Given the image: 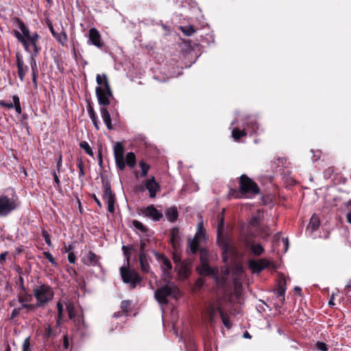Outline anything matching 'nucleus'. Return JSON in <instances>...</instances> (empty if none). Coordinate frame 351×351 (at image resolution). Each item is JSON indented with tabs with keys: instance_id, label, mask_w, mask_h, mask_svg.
I'll use <instances>...</instances> for the list:
<instances>
[{
	"instance_id": "64",
	"label": "nucleus",
	"mask_w": 351,
	"mask_h": 351,
	"mask_svg": "<svg viewBox=\"0 0 351 351\" xmlns=\"http://www.w3.org/2000/svg\"><path fill=\"white\" fill-rule=\"evenodd\" d=\"M346 219L348 222L351 224V210L346 214Z\"/></svg>"
},
{
	"instance_id": "15",
	"label": "nucleus",
	"mask_w": 351,
	"mask_h": 351,
	"mask_svg": "<svg viewBox=\"0 0 351 351\" xmlns=\"http://www.w3.org/2000/svg\"><path fill=\"white\" fill-rule=\"evenodd\" d=\"M99 259L100 257L98 256L95 253L89 251L83 256L82 261L83 263L87 266L101 267Z\"/></svg>"
},
{
	"instance_id": "54",
	"label": "nucleus",
	"mask_w": 351,
	"mask_h": 351,
	"mask_svg": "<svg viewBox=\"0 0 351 351\" xmlns=\"http://www.w3.org/2000/svg\"><path fill=\"white\" fill-rule=\"evenodd\" d=\"M69 317L70 319H73L75 316L74 308L71 305H69L66 306Z\"/></svg>"
},
{
	"instance_id": "10",
	"label": "nucleus",
	"mask_w": 351,
	"mask_h": 351,
	"mask_svg": "<svg viewBox=\"0 0 351 351\" xmlns=\"http://www.w3.org/2000/svg\"><path fill=\"white\" fill-rule=\"evenodd\" d=\"M103 189H104V195L103 199L108 204V210L110 213H114V203L116 201L115 195L113 193L111 190L110 184L107 182L102 180Z\"/></svg>"
},
{
	"instance_id": "44",
	"label": "nucleus",
	"mask_w": 351,
	"mask_h": 351,
	"mask_svg": "<svg viewBox=\"0 0 351 351\" xmlns=\"http://www.w3.org/2000/svg\"><path fill=\"white\" fill-rule=\"evenodd\" d=\"M16 59L17 69L18 68H21V67L26 66V65L24 64V62H23L22 56L19 53H16Z\"/></svg>"
},
{
	"instance_id": "12",
	"label": "nucleus",
	"mask_w": 351,
	"mask_h": 351,
	"mask_svg": "<svg viewBox=\"0 0 351 351\" xmlns=\"http://www.w3.org/2000/svg\"><path fill=\"white\" fill-rule=\"evenodd\" d=\"M114 156L117 168L120 170H123L125 167L124 160V147L121 143L117 142L114 145Z\"/></svg>"
},
{
	"instance_id": "33",
	"label": "nucleus",
	"mask_w": 351,
	"mask_h": 351,
	"mask_svg": "<svg viewBox=\"0 0 351 351\" xmlns=\"http://www.w3.org/2000/svg\"><path fill=\"white\" fill-rule=\"evenodd\" d=\"M180 29L184 35L188 36H192L195 32V28L191 25L180 27Z\"/></svg>"
},
{
	"instance_id": "17",
	"label": "nucleus",
	"mask_w": 351,
	"mask_h": 351,
	"mask_svg": "<svg viewBox=\"0 0 351 351\" xmlns=\"http://www.w3.org/2000/svg\"><path fill=\"white\" fill-rule=\"evenodd\" d=\"M158 261L161 263L162 268L164 270V275L167 277L169 276V271L172 269V265L169 259L165 257L163 254L154 252Z\"/></svg>"
},
{
	"instance_id": "41",
	"label": "nucleus",
	"mask_w": 351,
	"mask_h": 351,
	"mask_svg": "<svg viewBox=\"0 0 351 351\" xmlns=\"http://www.w3.org/2000/svg\"><path fill=\"white\" fill-rule=\"evenodd\" d=\"M28 71V66H23L21 68H18V76L21 82L24 80L25 73Z\"/></svg>"
},
{
	"instance_id": "30",
	"label": "nucleus",
	"mask_w": 351,
	"mask_h": 351,
	"mask_svg": "<svg viewBox=\"0 0 351 351\" xmlns=\"http://www.w3.org/2000/svg\"><path fill=\"white\" fill-rule=\"evenodd\" d=\"M247 132L245 130H240L239 128H234L232 132V136L235 140H239L241 137L246 136Z\"/></svg>"
},
{
	"instance_id": "11",
	"label": "nucleus",
	"mask_w": 351,
	"mask_h": 351,
	"mask_svg": "<svg viewBox=\"0 0 351 351\" xmlns=\"http://www.w3.org/2000/svg\"><path fill=\"white\" fill-rule=\"evenodd\" d=\"M15 202L6 195H0V216H6L16 209Z\"/></svg>"
},
{
	"instance_id": "52",
	"label": "nucleus",
	"mask_w": 351,
	"mask_h": 351,
	"mask_svg": "<svg viewBox=\"0 0 351 351\" xmlns=\"http://www.w3.org/2000/svg\"><path fill=\"white\" fill-rule=\"evenodd\" d=\"M58 315L60 317V319H62L63 315L64 308L63 305L60 302L57 304Z\"/></svg>"
},
{
	"instance_id": "36",
	"label": "nucleus",
	"mask_w": 351,
	"mask_h": 351,
	"mask_svg": "<svg viewBox=\"0 0 351 351\" xmlns=\"http://www.w3.org/2000/svg\"><path fill=\"white\" fill-rule=\"evenodd\" d=\"M12 99H13V105L14 106L16 112L19 114H21L22 109H21V104H20L19 97L16 95H14L12 97Z\"/></svg>"
},
{
	"instance_id": "48",
	"label": "nucleus",
	"mask_w": 351,
	"mask_h": 351,
	"mask_svg": "<svg viewBox=\"0 0 351 351\" xmlns=\"http://www.w3.org/2000/svg\"><path fill=\"white\" fill-rule=\"evenodd\" d=\"M23 351H31L29 337L26 338L23 343Z\"/></svg>"
},
{
	"instance_id": "31",
	"label": "nucleus",
	"mask_w": 351,
	"mask_h": 351,
	"mask_svg": "<svg viewBox=\"0 0 351 351\" xmlns=\"http://www.w3.org/2000/svg\"><path fill=\"white\" fill-rule=\"evenodd\" d=\"M218 312L219 313V315L221 316V318L222 319V322L223 324V325L227 328H231V323L228 319V317L227 316L226 314H225L222 310L221 308H219L218 309Z\"/></svg>"
},
{
	"instance_id": "32",
	"label": "nucleus",
	"mask_w": 351,
	"mask_h": 351,
	"mask_svg": "<svg viewBox=\"0 0 351 351\" xmlns=\"http://www.w3.org/2000/svg\"><path fill=\"white\" fill-rule=\"evenodd\" d=\"M247 125L248 127L251 128L252 132L253 133H254V134L258 133V125L254 119H250L247 121Z\"/></svg>"
},
{
	"instance_id": "47",
	"label": "nucleus",
	"mask_w": 351,
	"mask_h": 351,
	"mask_svg": "<svg viewBox=\"0 0 351 351\" xmlns=\"http://www.w3.org/2000/svg\"><path fill=\"white\" fill-rule=\"evenodd\" d=\"M77 168L80 170L79 176L80 177H83L84 176V169H83L84 164H83V162H82V160L81 159H77Z\"/></svg>"
},
{
	"instance_id": "20",
	"label": "nucleus",
	"mask_w": 351,
	"mask_h": 351,
	"mask_svg": "<svg viewBox=\"0 0 351 351\" xmlns=\"http://www.w3.org/2000/svg\"><path fill=\"white\" fill-rule=\"evenodd\" d=\"M100 112H101V115L102 119H103L105 125H106L107 128L108 130H112V125L111 123L110 114L108 110L106 109V106H103L102 107H101Z\"/></svg>"
},
{
	"instance_id": "62",
	"label": "nucleus",
	"mask_w": 351,
	"mask_h": 351,
	"mask_svg": "<svg viewBox=\"0 0 351 351\" xmlns=\"http://www.w3.org/2000/svg\"><path fill=\"white\" fill-rule=\"evenodd\" d=\"M173 261L176 263H178L181 261V257L180 255L178 254H173Z\"/></svg>"
},
{
	"instance_id": "13",
	"label": "nucleus",
	"mask_w": 351,
	"mask_h": 351,
	"mask_svg": "<svg viewBox=\"0 0 351 351\" xmlns=\"http://www.w3.org/2000/svg\"><path fill=\"white\" fill-rule=\"evenodd\" d=\"M243 244L254 256H261L264 252L263 247L260 243L253 242L248 235L243 238Z\"/></svg>"
},
{
	"instance_id": "57",
	"label": "nucleus",
	"mask_w": 351,
	"mask_h": 351,
	"mask_svg": "<svg viewBox=\"0 0 351 351\" xmlns=\"http://www.w3.org/2000/svg\"><path fill=\"white\" fill-rule=\"evenodd\" d=\"M76 256L73 252H70L68 254V261L70 263H75Z\"/></svg>"
},
{
	"instance_id": "23",
	"label": "nucleus",
	"mask_w": 351,
	"mask_h": 351,
	"mask_svg": "<svg viewBox=\"0 0 351 351\" xmlns=\"http://www.w3.org/2000/svg\"><path fill=\"white\" fill-rule=\"evenodd\" d=\"M165 216L170 222H174L178 216L177 208L175 206L168 208L165 211Z\"/></svg>"
},
{
	"instance_id": "56",
	"label": "nucleus",
	"mask_w": 351,
	"mask_h": 351,
	"mask_svg": "<svg viewBox=\"0 0 351 351\" xmlns=\"http://www.w3.org/2000/svg\"><path fill=\"white\" fill-rule=\"evenodd\" d=\"M0 106L3 107H5L7 108H12L14 105L12 103H7L3 100H0Z\"/></svg>"
},
{
	"instance_id": "8",
	"label": "nucleus",
	"mask_w": 351,
	"mask_h": 351,
	"mask_svg": "<svg viewBox=\"0 0 351 351\" xmlns=\"http://www.w3.org/2000/svg\"><path fill=\"white\" fill-rule=\"evenodd\" d=\"M217 243L223 250V260L226 263L229 256L234 252V249L231 245L229 239L223 234V232H217Z\"/></svg>"
},
{
	"instance_id": "26",
	"label": "nucleus",
	"mask_w": 351,
	"mask_h": 351,
	"mask_svg": "<svg viewBox=\"0 0 351 351\" xmlns=\"http://www.w3.org/2000/svg\"><path fill=\"white\" fill-rule=\"evenodd\" d=\"M286 291V282L284 279L281 280L278 285L277 295L278 297L282 298V300H285V293Z\"/></svg>"
},
{
	"instance_id": "60",
	"label": "nucleus",
	"mask_w": 351,
	"mask_h": 351,
	"mask_svg": "<svg viewBox=\"0 0 351 351\" xmlns=\"http://www.w3.org/2000/svg\"><path fill=\"white\" fill-rule=\"evenodd\" d=\"M313 155L312 156L313 161H317L320 158V152L316 151V152H312Z\"/></svg>"
},
{
	"instance_id": "9",
	"label": "nucleus",
	"mask_w": 351,
	"mask_h": 351,
	"mask_svg": "<svg viewBox=\"0 0 351 351\" xmlns=\"http://www.w3.org/2000/svg\"><path fill=\"white\" fill-rule=\"evenodd\" d=\"M201 265L197 269L199 274L204 276H211L214 274V270L208 265V252L205 248L199 249Z\"/></svg>"
},
{
	"instance_id": "28",
	"label": "nucleus",
	"mask_w": 351,
	"mask_h": 351,
	"mask_svg": "<svg viewBox=\"0 0 351 351\" xmlns=\"http://www.w3.org/2000/svg\"><path fill=\"white\" fill-rule=\"evenodd\" d=\"M319 226V219L315 215H313L310 219V222L307 228H311V230L313 232L315 231Z\"/></svg>"
},
{
	"instance_id": "58",
	"label": "nucleus",
	"mask_w": 351,
	"mask_h": 351,
	"mask_svg": "<svg viewBox=\"0 0 351 351\" xmlns=\"http://www.w3.org/2000/svg\"><path fill=\"white\" fill-rule=\"evenodd\" d=\"M52 175H53L55 183L57 184V186L58 188H60V181L58 176L57 175L56 172H55V171L52 173Z\"/></svg>"
},
{
	"instance_id": "50",
	"label": "nucleus",
	"mask_w": 351,
	"mask_h": 351,
	"mask_svg": "<svg viewBox=\"0 0 351 351\" xmlns=\"http://www.w3.org/2000/svg\"><path fill=\"white\" fill-rule=\"evenodd\" d=\"M146 245L145 241H141L139 247V254H146Z\"/></svg>"
},
{
	"instance_id": "1",
	"label": "nucleus",
	"mask_w": 351,
	"mask_h": 351,
	"mask_svg": "<svg viewBox=\"0 0 351 351\" xmlns=\"http://www.w3.org/2000/svg\"><path fill=\"white\" fill-rule=\"evenodd\" d=\"M19 27L21 33L14 31L15 37L23 45L26 52L38 56L41 50V47L38 45L39 35L36 32L31 34L29 29L21 20H19Z\"/></svg>"
},
{
	"instance_id": "35",
	"label": "nucleus",
	"mask_w": 351,
	"mask_h": 351,
	"mask_svg": "<svg viewBox=\"0 0 351 351\" xmlns=\"http://www.w3.org/2000/svg\"><path fill=\"white\" fill-rule=\"evenodd\" d=\"M80 146L82 149H83L85 152L90 156H93V152L91 149V147H90V145H88V143L86 142V141H82L80 143Z\"/></svg>"
},
{
	"instance_id": "18",
	"label": "nucleus",
	"mask_w": 351,
	"mask_h": 351,
	"mask_svg": "<svg viewBox=\"0 0 351 351\" xmlns=\"http://www.w3.org/2000/svg\"><path fill=\"white\" fill-rule=\"evenodd\" d=\"M88 43L93 45L98 48H101L103 45L101 41V36L95 28H91L88 33Z\"/></svg>"
},
{
	"instance_id": "16",
	"label": "nucleus",
	"mask_w": 351,
	"mask_h": 351,
	"mask_svg": "<svg viewBox=\"0 0 351 351\" xmlns=\"http://www.w3.org/2000/svg\"><path fill=\"white\" fill-rule=\"evenodd\" d=\"M143 214L154 221H159L162 217L161 211L157 210L154 205L148 206L142 210Z\"/></svg>"
},
{
	"instance_id": "45",
	"label": "nucleus",
	"mask_w": 351,
	"mask_h": 351,
	"mask_svg": "<svg viewBox=\"0 0 351 351\" xmlns=\"http://www.w3.org/2000/svg\"><path fill=\"white\" fill-rule=\"evenodd\" d=\"M261 219L258 216H253L250 221V226L257 227L260 223Z\"/></svg>"
},
{
	"instance_id": "14",
	"label": "nucleus",
	"mask_w": 351,
	"mask_h": 351,
	"mask_svg": "<svg viewBox=\"0 0 351 351\" xmlns=\"http://www.w3.org/2000/svg\"><path fill=\"white\" fill-rule=\"evenodd\" d=\"M269 261L265 258L256 260H250L249 261V267L254 273H259L265 268L269 265Z\"/></svg>"
},
{
	"instance_id": "3",
	"label": "nucleus",
	"mask_w": 351,
	"mask_h": 351,
	"mask_svg": "<svg viewBox=\"0 0 351 351\" xmlns=\"http://www.w3.org/2000/svg\"><path fill=\"white\" fill-rule=\"evenodd\" d=\"M180 295V290L177 285L171 281H168L165 285L158 288L154 297L160 305L168 304V298L177 299Z\"/></svg>"
},
{
	"instance_id": "7",
	"label": "nucleus",
	"mask_w": 351,
	"mask_h": 351,
	"mask_svg": "<svg viewBox=\"0 0 351 351\" xmlns=\"http://www.w3.org/2000/svg\"><path fill=\"white\" fill-rule=\"evenodd\" d=\"M121 275L123 281L126 284H130L132 289H134L142 281V278L140 275L131 269L121 267Z\"/></svg>"
},
{
	"instance_id": "29",
	"label": "nucleus",
	"mask_w": 351,
	"mask_h": 351,
	"mask_svg": "<svg viewBox=\"0 0 351 351\" xmlns=\"http://www.w3.org/2000/svg\"><path fill=\"white\" fill-rule=\"evenodd\" d=\"M225 209H223L222 212L219 213L217 216V221H218V225H217V232H221L223 230L224 228V213Z\"/></svg>"
},
{
	"instance_id": "34",
	"label": "nucleus",
	"mask_w": 351,
	"mask_h": 351,
	"mask_svg": "<svg viewBox=\"0 0 351 351\" xmlns=\"http://www.w3.org/2000/svg\"><path fill=\"white\" fill-rule=\"evenodd\" d=\"M29 56H30L29 64L31 66L32 73H38L36 60V58L38 56H34V54H29Z\"/></svg>"
},
{
	"instance_id": "49",
	"label": "nucleus",
	"mask_w": 351,
	"mask_h": 351,
	"mask_svg": "<svg viewBox=\"0 0 351 351\" xmlns=\"http://www.w3.org/2000/svg\"><path fill=\"white\" fill-rule=\"evenodd\" d=\"M42 235L44 237L45 241L46 243L47 244V245L51 246V239H50V236H49V233L47 232V231L43 230L42 231Z\"/></svg>"
},
{
	"instance_id": "24",
	"label": "nucleus",
	"mask_w": 351,
	"mask_h": 351,
	"mask_svg": "<svg viewBox=\"0 0 351 351\" xmlns=\"http://www.w3.org/2000/svg\"><path fill=\"white\" fill-rule=\"evenodd\" d=\"M179 229L173 228L171 232V242L174 249L179 245Z\"/></svg>"
},
{
	"instance_id": "40",
	"label": "nucleus",
	"mask_w": 351,
	"mask_h": 351,
	"mask_svg": "<svg viewBox=\"0 0 351 351\" xmlns=\"http://www.w3.org/2000/svg\"><path fill=\"white\" fill-rule=\"evenodd\" d=\"M55 336H56V334L53 331L50 325H49L47 327L45 328V333L43 335L45 339H49V337H55Z\"/></svg>"
},
{
	"instance_id": "43",
	"label": "nucleus",
	"mask_w": 351,
	"mask_h": 351,
	"mask_svg": "<svg viewBox=\"0 0 351 351\" xmlns=\"http://www.w3.org/2000/svg\"><path fill=\"white\" fill-rule=\"evenodd\" d=\"M122 251L123 252V254L127 260V262H128V264L129 263V261H130V253L128 252V250H132L133 249V247L132 246H126V245H123L122 246Z\"/></svg>"
},
{
	"instance_id": "6",
	"label": "nucleus",
	"mask_w": 351,
	"mask_h": 351,
	"mask_svg": "<svg viewBox=\"0 0 351 351\" xmlns=\"http://www.w3.org/2000/svg\"><path fill=\"white\" fill-rule=\"evenodd\" d=\"M206 240V232L203 226V223L197 224V230L195 237L189 239V246L191 254H195L199 250V244Z\"/></svg>"
},
{
	"instance_id": "55",
	"label": "nucleus",
	"mask_w": 351,
	"mask_h": 351,
	"mask_svg": "<svg viewBox=\"0 0 351 351\" xmlns=\"http://www.w3.org/2000/svg\"><path fill=\"white\" fill-rule=\"evenodd\" d=\"M36 307H37L36 304H23L22 306V308H25L29 311L34 310Z\"/></svg>"
},
{
	"instance_id": "25",
	"label": "nucleus",
	"mask_w": 351,
	"mask_h": 351,
	"mask_svg": "<svg viewBox=\"0 0 351 351\" xmlns=\"http://www.w3.org/2000/svg\"><path fill=\"white\" fill-rule=\"evenodd\" d=\"M219 307H215L213 304H210L207 308V314L209 322L213 324L215 319L216 312L218 311Z\"/></svg>"
},
{
	"instance_id": "53",
	"label": "nucleus",
	"mask_w": 351,
	"mask_h": 351,
	"mask_svg": "<svg viewBox=\"0 0 351 351\" xmlns=\"http://www.w3.org/2000/svg\"><path fill=\"white\" fill-rule=\"evenodd\" d=\"M316 347L318 350H322V351H327V350H328L326 344L324 342L318 341L316 343Z\"/></svg>"
},
{
	"instance_id": "39",
	"label": "nucleus",
	"mask_w": 351,
	"mask_h": 351,
	"mask_svg": "<svg viewBox=\"0 0 351 351\" xmlns=\"http://www.w3.org/2000/svg\"><path fill=\"white\" fill-rule=\"evenodd\" d=\"M32 295L30 294H26L25 296H22L21 295H19L18 296V300L20 303L22 304H27V302H30L32 300Z\"/></svg>"
},
{
	"instance_id": "63",
	"label": "nucleus",
	"mask_w": 351,
	"mask_h": 351,
	"mask_svg": "<svg viewBox=\"0 0 351 351\" xmlns=\"http://www.w3.org/2000/svg\"><path fill=\"white\" fill-rule=\"evenodd\" d=\"M73 248H74V247L71 244H69L68 245H64L65 252H68V253H70L69 252L71 250H72Z\"/></svg>"
},
{
	"instance_id": "46",
	"label": "nucleus",
	"mask_w": 351,
	"mask_h": 351,
	"mask_svg": "<svg viewBox=\"0 0 351 351\" xmlns=\"http://www.w3.org/2000/svg\"><path fill=\"white\" fill-rule=\"evenodd\" d=\"M130 306V302L128 300H123L121 303V308L124 313H128L129 311Z\"/></svg>"
},
{
	"instance_id": "37",
	"label": "nucleus",
	"mask_w": 351,
	"mask_h": 351,
	"mask_svg": "<svg viewBox=\"0 0 351 351\" xmlns=\"http://www.w3.org/2000/svg\"><path fill=\"white\" fill-rule=\"evenodd\" d=\"M132 225L136 230H139L142 233H145L147 230V228L141 222L137 220H134L132 221Z\"/></svg>"
},
{
	"instance_id": "2",
	"label": "nucleus",
	"mask_w": 351,
	"mask_h": 351,
	"mask_svg": "<svg viewBox=\"0 0 351 351\" xmlns=\"http://www.w3.org/2000/svg\"><path fill=\"white\" fill-rule=\"evenodd\" d=\"M96 82L98 86L95 88V93L99 104L104 106H108L110 99L113 98V95L107 75L104 73L97 74Z\"/></svg>"
},
{
	"instance_id": "21",
	"label": "nucleus",
	"mask_w": 351,
	"mask_h": 351,
	"mask_svg": "<svg viewBox=\"0 0 351 351\" xmlns=\"http://www.w3.org/2000/svg\"><path fill=\"white\" fill-rule=\"evenodd\" d=\"M141 271L144 273L150 271V267L147 254H138Z\"/></svg>"
},
{
	"instance_id": "27",
	"label": "nucleus",
	"mask_w": 351,
	"mask_h": 351,
	"mask_svg": "<svg viewBox=\"0 0 351 351\" xmlns=\"http://www.w3.org/2000/svg\"><path fill=\"white\" fill-rule=\"evenodd\" d=\"M125 163L131 168L134 167L136 165V156L133 152H128L126 154Z\"/></svg>"
},
{
	"instance_id": "22",
	"label": "nucleus",
	"mask_w": 351,
	"mask_h": 351,
	"mask_svg": "<svg viewBox=\"0 0 351 351\" xmlns=\"http://www.w3.org/2000/svg\"><path fill=\"white\" fill-rule=\"evenodd\" d=\"M87 112H88L89 117L91 119L95 129L97 130H99V120H98L97 114L93 109V107L90 104H88V106Z\"/></svg>"
},
{
	"instance_id": "42",
	"label": "nucleus",
	"mask_w": 351,
	"mask_h": 351,
	"mask_svg": "<svg viewBox=\"0 0 351 351\" xmlns=\"http://www.w3.org/2000/svg\"><path fill=\"white\" fill-rule=\"evenodd\" d=\"M56 40L64 45L67 41V36L64 32H60L58 35H57Z\"/></svg>"
},
{
	"instance_id": "19",
	"label": "nucleus",
	"mask_w": 351,
	"mask_h": 351,
	"mask_svg": "<svg viewBox=\"0 0 351 351\" xmlns=\"http://www.w3.org/2000/svg\"><path fill=\"white\" fill-rule=\"evenodd\" d=\"M145 185L149 191V197L151 198L155 197L157 191L160 190V187L159 184L156 181L154 177L152 176L150 179L146 180Z\"/></svg>"
},
{
	"instance_id": "51",
	"label": "nucleus",
	"mask_w": 351,
	"mask_h": 351,
	"mask_svg": "<svg viewBox=\"0 0 351 351\" xmlns=\"http://www.w3.org/2000/svg\"><path fill=\"white\" fill-rule=\"evenodd\" d=\"M44 256L53 265H56V262H55V260L53 257V256L51 255V254L49 252H45L44 253Z\"/></svg>"
},
{
	"instance_id": "38",
	"label": "nucleus",
	"mask_w": 351,
	"mask_h": 351,
	"mask_svg": "<svg viewBox=\"0 0 351 351\" xmlns=\"http://www.w3.org/2000/svg\"><path fill=\"white\" fill-rule=\"evenodd\" d=\"M139 165L141 169V177H145L149 169V166L147 165L144 161H141Z\"/></svg>"
},
{
	"instance_id": "4",
	"label": "nucleus",
	"mask_w": 351,
	"mask_h": 351,
	"mask_svg": "<svg viewBox=\"0 0 351 351\" xmlns=\"http://www.w3.org/2000/svg\"><path fill=\"white\" fill-rule=\"evenodd\" d=\"M33 295L36 300L37 307H43L53 299V291L49 285L43 284L34 288Z\"/></svg>"
},
{
	"instance_id": "61",
	"label": "nucleus",
	"mask_w": 351,
	"mask_h": 351,
	"mask_svg": "<svg viewBox=\"0 0 351 351\" xmlns=\"http://www.w3.org/2000/svg\"><path fill=\"white\" fill-rule=\"evenodd\" d=\"M62 155L60 154V156L58 157V160L57 161V169H58V172L60 171V169H61V167H62Z\"/></svg>"
},
{
	"instance_id": "59",
	"label": "nucleus",
	"mask_w": 351,
	"mask_h": 351,
	"mask_svg": "<svg viewBox=\"0 0 351 351\" xmlns=\"http://www.w3.org/2000/svg\"><path fill=\"white\" fill-rule=\"evenodd\" d=\"M21 308H14L11 313L12 318L17 317L21 313Z\"/></svg>"
},
{
	"instance_id": "5",
	"label": "nucleus",
	"mask_w": 351,
	"mask_h": 351,
	"mask_svg": "<svg viewBox=\"0 0 351 351\" xmlns=\"http://www.w3.org/2000/svg\"><path fill=\"white\" fill-rule=\"evenodd\" d=\"M239 192L242 195H256L259 193V188L252 180L245 175H242L240 177Z\"/></svg>"
}]
</instances>
